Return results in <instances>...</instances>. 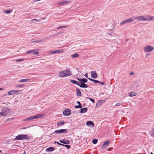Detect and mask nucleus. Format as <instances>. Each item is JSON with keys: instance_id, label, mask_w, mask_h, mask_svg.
<instances>
[{"instance_id": "40", "label": "nucleus", "mask_w": 154, "mask_h": 154, "mask_svg": "<svg viewBox=\"0 0 154 154\" xmlns=\"http://www.w3.org/2000/svg\"><path fill=\"white\" fill-rule=\"evenodd\" d=\"M49 53L54 54L56 53V51H50L49 52Z\"/></svg>"}, {"instance_id": "48", "label": "nucleus", "mask_w": 154, "mask_h": 154, "mask_svg": "<svg viewBox=\"0 0 154 154\" xmlns=\"http://www.w3.org/2000/svg\"><path fill=\"white\" fill-rule=\"evenodd\" d=\"M82 107V106L81 105V104L79 105L78 106V108H81Z\"/></svg>"}, {"instance_id": "17", "label": "nucleus", "mask_w": 154, "mask_h": 154, "mask_svg": "<svg viewBox=\"0 0 154 154\" xmlns=\"http://www.w3.org/2000/svg\"><path fill=\"white\" fill-rule=\"evenodd\" d=\"M87 109L88 108L87 107L81 109V111L80 112L82 113L85 112L87 111Z\"/></svg>"}, {"instance_id": "3", "label": "nucleus", "mask_w": 154, "mask_h": 154, "mask_svg": "<svg viewBox=\"0 0 154 154\" xmlns=\"http://www.w3.org/2000/svg\"><path fill=\"white\" fill-rule=\"evenodd\" d=\"M9 108L5 107L2 109V112H0V116L5 117L10 112Z\"/></svg>"}, {"instance_id": "62", "label": "nucleus", "mask_w": 154, "mask_h": 154, "mask_svg": "<svg viewBox=\"0 0 154 154\" xmlns=\"http://www.w3.org/2000/svg\"><path fill=\"white\" fill-rule=\"evenodd\" d=\"M150 154H153L152 153V152H151L150 153Z\"/></svg>"}, {"instance_id": "5", "label": "nucleus", "mask_w": 154, "mask_h": 154, "mask_svg": "<svg viewBox=\"0 0 154 154\" xmlns=\"http://www.w3.org/2000/svg\"><path fill=\"white\" fill-rule=\"evenodd\" d=\"M154 49V47L150 45H147L144 48V51L146 52H151Z\"/></svg>"}, {"instance_id": "27", "label": "nucleus", "mask_w": 154, "mask_h": 154, "mask_svg": "<svg viewBox=\"0 0 154 154\" xmlns=\"http://www.w3.org/2000/svg\"><path fill=\"white\" fill-rule=\"evenodd\" d=\"M56 53H62L64 52V51L62 49H60L55 51Z\"/></svg>"}, {"instance_id": "46", "label": "nucleus", "mask_w": 154, "mask_h": 154, "mask_svg": "<svg viewBox=\"0 0 154 154\" xmlns=\"http://www.w3.org/2000/svg\"><path fill=\"white\" fill-rule=\"evenodd\" d=\"M120 105H121V103H116V106H119Z\"/></svg>"}, {"instance_id": "15", "label": "nucleus", "mask_w": 154, "mask_h": 154, "mask_svg": "<svg viewBox=\"0 0 154 154\" xmlns=\"http://www.w3.org/2000/svg\"><path fill=\"white\" fill-rule=\"evenodd\" d=\"M30 80V79H21L20 80L18 81H17V82L18 83L24 82L29 81Z\"/></svg>"}, {"instance_id": "24", "label": "nucleus", "mask_w": 154, "mask_h": 154, "mask_svg": "<svg viewBox=\"0 0 154 154\" xmlns=\"http://www.w3.org/2000/svg\"><path fill=\"white\" fill-rule=\"evenodd\" d=\"M103 103V100H100L98 101L96 103V105L97 106H100Z\"/></svg>"}, {"instance_id": "50", "label": "nucleus", "mask_w": 154, "mask_h": 154, "mask_svg": "<svg viewBox=\"0 0 154 154\" xmlns=\"http://www.w3.org/2000/svg\"><path fill=\"white\" fill-rule=\"evenodd\" d=\"M88 79L90 81L93 82V79H91V78H88Z\"/></svg>"}, {"instance_id": "63", "label": "nucleus", "mask_w": 154, "mask_h": 154, "mask_svg": "<svg viewBox=\"0 0 154 154\" xmlns=\"http://www.w3.org/2000/svg\"><path fill=\"white\" fill-rule=\"evenodd\" d=\"M2 152L1 150H0V152Z\"/></svg>"}, {"instance_id": "41", "label": "nucleus", "mask_w": 154, "mask_h": 154, "mask_svg": "<svg viewBox=\"0 0 154 154\" xmlns=\"http://www.w3.org/2000/svg\"><path fill=\"white\" fill-rule=\"evenodd\" d=\"M63 146H65L66 147H67V149H69L70 148V146L69 145H63Z\"/></svg>"}, {"instance_id": "56", "label": "nucleus", "mask_w": 154, "mask_h": 154, "mask_svg": "<svg viewBox=\"0 0 154 154\" xmlns=\"http://www.w3.org/2000/svg\"><path fill=\"white\" fill-rule=\"evenodd\" d=\"M4 89V88H0V91L1 90H3Z\"/></svg>"}, {"instance_id": "38", "label": "nucleus", "mask_w": 154, "mask_h": 154, "mask_svg": "<svg viewBox=\"0 0 154 154\" xmlns=\"http://www.w3.org/2000/svg\"><path fill=\"white\" fill-rule=\"evenodd\" d=\"M87 98L89 99L91 101L93 102V103H94L95 101L92 98H89L88 97H87Z\"/></svg>"}, {"instance_id": "25", "label": "nucleus", "mask_w": 154, "mask_h": 154, "mask_svg": "<svg viewBox=\"0 0 154 154\" xmlns=\"http://www.w3.org/2000/svg\"><path fill=\"white\" fill-rule=\"evenodd\" d=\"M71 57L73 58H75L76 57H79V55L78 54L75 53L74 54H73L71 55Z\"/></svg>"}, {"instance_id": "59", "label": "nucleus", "mask_w": 154, "mask_h": 154, "mask_svg": "<svg viewBox=\"0 0 154 154\" xmlns=\"http://www.w3.org/2000/svg\"><path fill=\"white\" fill-rule=\"evenodd\" d=\"M22 154H26V152H24V153H23Z\"/></svg>"}, {"instance_id": "45", "label": "nucleus", "mask_w": 154, "mask_h": 154, "mask_svg": "<svg viewBox=\"0 0 154 154\" xmlns=\"http://www.w3.org/2000/svg\"><path fill=\"white\" fill-rule=\"evenodd\" d=\"M32 21H33V22H34V21H37V22H38V21H40V20H37L36 19H33L32 20Z\"/></svg>"}, {"instance_id": "10", "label": "nucleus", "mask_w": 154, "mask_h": 154, "mask_svg": "<svg viewBox=\"0 0 154 154\" xmlns=\"http://www.w3.org/2000/svg\"><path fill=\"white\" fill-rule=\"evenodd\" d=\"M78 85L81 88H88V85L82 82H79V83Z\"/></svg>"}, {"instance_id": "12", "label": "nucleus", "mask_w": 154, "mask_h": 154, "mask_svg": "<svg viewBox=\"0 0 154 154\" xmlns=\"http://www.w3.org/2000/svg\"><path fill=\"white\" fill-rule=\"evenodd\" d=\"M86 124L88 126H89L91 127H93L94 126V124L93 122L91 121H87Z\"/></svg>"}, {"instance_id": "26", "label": "nucleus", "mask_w": 154, "mask_h": 154, "mask_svg": "<svg viewBox=\"0 0 154 154\" xmlns=\"http://www.w3.org/2000/svg\"><path fill=\"white\" fill-rule=\"evenodd\" d=\"M136 93H135L134 92H130L129 93V95L130 97H133L136 96Z\"/></svg>"}, {"instance_id": "28", "label": "nucleus", "mask_w": 154, "mask_h": 154, "mask_svg": "<svg viewBox=\"0 0 154 154\" xmlns=\"http://www.w3.org/2000/svg\"><path fill=\"white\" fill-rule=\"evenodd\" d=\"M127 20L123 21L120 23V25H122L128 23Z\"/></svg>"}, {"instance_id": "21", "label": "nucleus", "mask_w": 154, "mask_h": 154, "mask_svg": "<svg viewBox=\"0 0 154 154\" xmlns=\"http://www.w3.org/2000/svg\"><path fill=\"white\" fill-rule=\"evenodd\" d=\"M136 20V17H133L127 20L128 22H133Z\"/></svg>"}, {"instance_id": "13", "label": "nucleus", "mask_w": 154, "mask_h": 154, "mask_svg": "<svg viewBox=\"0 0 154 154\" xmlns=\"http://www.w3.org/2000/svg\"><path fill=\"white\" fill-rule=\"evenodd\" d=\"M110 141L107 140L104 142L102 146V148L103 149L105 148L106 147L108 146L109 143Z\"/></svg>"}, {"instance_id": "11", "label": "nucleus", "mask_w": 154, "mask_h": 154, "mask_svg": "<svg viewBox=\"0 0 154 154\" xmlns=\"http://www.w3.org/2000/svg\"><path fill=\"white\" fill-rule=\"evenodd\" d=\"M91 76L93 79H96L97 77V74L96 72L92 71L91 72Z\"/></svg>"}, {"instance_id": "23", "label": "nucleus", "mask_w": 154, "mask_h": 154, "mask_svg": "<svg viewBox=\"0 0 154 154\" xmlns=\"http://www.w3.org/2000/svg\"><path fill=\"white\" fill-rule=\"evenodd\" d=\"M54 148L53 147H50L47 148L46 149V151H52L54 150Z\"/></svg>"}, {"instance_id": "53", "label": "nucleus", "mask_w": 154, "mask_h": 154, "mask_svg": "<svg viewBox=\"0 0 154 154\" xmlns=\"http://www.w3.org/2000/svg\"><path fill=\"white\" fill-rule=\"evenodd\" d=\"M75 107L77 108H78V106H75Z\"/></svg>"}, {"instance_id": "54", "label": "nucleus", "mask_w": 154, "mask_h": 154, "mask_svg": "<svg viewBox=\"0 0 154 154\" xmlns=\"http://www.w3.org/2000/svg\"><path fill=\"white\" fill-rule=\"evenodd\" d=\"M77 103H78L79 105L80 104V103L79 101H77Z\"/></svg>"}, {"instance_id": "9", "label": "nucleus", "mask_w": 154, "mask_h": 154, "mask_svg": "<svg viewBox=\"0 0 154 154\" xmlns=\"http://www.w3.org/2000/svg\"><path fill=\"white\" fill-rule=\"evenodd\" d=\"M67 131L66 129L58 130L55 131L54 133H57L58 134H62L63 133H66Z\"/></svg>"}, {"instance_id": "61", "label": "nucleus", "mask_w": 154, "mask_h": 154, "mask_svg": "<svg viewBox=\"0 0 154 154\" xmlns=\"http://www.w3.org/2000/svg\"><path fill=\"white\" fill-rule=\"evenodd\" d=\"M145 154V153H144V154L138 153V154Z\"/></svg>"}, {"instance_id": "51", "label": "nucleus", "mask_w": 154, "mask_h": 154, "mask_svg": "<svg viewBox=\"0 0 154 154\" xmlns=\"http://www.w3.org/2000/svg\"><path fill=\"white\" fill-rule=\"evenodd\" d=\"M12 120V119H7L6 120L7 121H11Z\"/></svg>"}, {"instance_id": "37", "label": "nucleus", "mask_w": 154, "mask_h": 154, "mask_svg": "<svg viewBox=\"0 0 154 154\" xmlns=\"http://www.w3.org/2000/svg\"><path fill=\"white\" fill-rule=\"evenodd\" d=\"M24 85H18L17 86V87H19V88H22L23 86H24Z\"/></svg>"}, {"instance_id": "57", "label": "nucleus", "mask_w": 154, "mask_h": 154, "mask_svg": "<svg viewBox=\"0 0 154 154\" xmlns=\"http://www.w3.org/2000/svg\"><path fill=\"white\" fill-rule=\"evenodd\" d=\"M42 24H44L45 23V22H42Z\"/></svg>"}, {"instance_id": "8", "label": "nucleus", "mask_w": 154, "mask_h": 154, "mask_svg": "<svg viewBox=\"0 0 154 154\" xmlns=\"http://www.w3.org/2000/svg\"><path fill=\"white\" fill-rule=\"evenodd\" d=\"M30 53H32V54L34 55H38L39 54V53L36 51L35 49L29 51L27 52L26 54H29Z\"/></svg>"}, {"instance_id": "52", "label": "nucleus", "mask_w": 154, "mask_h": 154, "mask_svg": "<svg viewBox=\"0 0 154 154\" xmlns=\"http://www.w3.org/2000/svg\"><path fill=\"white\" fill-rule=\"evenodd\" d=\"M85 75L86 78H88V74L87 73H85Z\"/></svg>"}, {"instance_id": "36", "label": "nucleus", "mask_w": 154, "mask_h": 154, "mask_svg": "<svg viewBox=\"0 0 154 154\" xmlns=\"http://www.w3.org/2000/svg\"><path fill=\"white\" fill-rule=\"evenodd\" d=\"M93 82H94L95 83H97L100 82V81L95 79H93Z\"/></svg>"}, {"instance_id": "33", "label": "nucleus", "mask_w": 154, "mask_h": 154, "mask_svg": "<svg viewBox=\"0 0 154 154\" xmlns=\"http://www.w3.org/2000/svg\"><path fill=\"white\" fill-rule=\"evenodd\" d=\"M151 135L154 138V129L151 131Z\"/></svg>"}, {"instance_id": "42", "label": "nucleus", "mask_w": 154, "mask_h": 154, "mask_svg": "<svg viewBox=\"0 0 154 154\" xmlns=\"http://www.w3.org/2000/svg\"><path fill=\"white\" fill-rule=\"evenodd\" d=\"M65 2H65V1H63V2H60V3H58V4L61 5H63V4H66Z\"/></svg>"}, {"instance_id": "35", "label": "nucleus", "mask_w": 154, "mask_h": 154, "mask_svg": "<svg viewBox=\"0 0 154 154\" xmlns=\"http://www.w3.org/2000/svg\"><path fill=\"white\" fill-rule=\"evenodd\" d=\"M23 60V59H18L16 60V62H21V61H22Z\"/></svg>"}, {"instance_id": "30", "label": "nucleus", "mask_w": 154, "mask_h": 154, "mask_svg": "<svg viewBox=\"0 0 154 154\" xmlns=\"http://www.w3.org/2000/svg\"><path fill=\"white\" fill-rule=\"evenodd\" d=\"M43 41H44V40H35V41H33L32 42V43H34V42L39 43V42H42Z\"/></svg>"}, {"instance_id": "55", "label": "nucleus", "mask_w": 154, "mask_h": 154, "mask_svg": "<svg viewBox=\"0 0 154 154\" xmlns=\"http://www.w3.org/2000/svg\"><path fill=\"white\" fill-rule=\"evenodd\" d=\"M130 75H133L134 74V73L133 72H131L130 73Z\"/></svg>"}, {"instance_id": "43", "label": "nucleus", "mask_w": 154, "mask_h": 154, "mask_svg": "<svg viewBox=\"0 0 154 154\" xmlns=\"http://www.w3.org/2000/svg\"><path fill=\"white\" fill-rule=\"evenodd\" d=\"M54 143H57L58 144H59V145H62V146H63V145H63V144H61V143H59V142H55H55H54Z\"/></svg>"}, {"instance_id": "14", "label": "nucleus", "mask_w": 154, "mask_h": 154, "mask_svg": "<svg viewBox=\"0 0 154 154\" xmlns=\"http://www.w3.org/2000/svg\"><path fill=\"white\" fill-rule=\"evenodd\" d=\"M59 141L60 143L64 144H69V140H66V139L60 140H59Z\"/></svg>"}, {"instance_id": "4", "label": "nucleus", "mask_w": 154, "mask_h": 154, "mask_svg": "<svg viewBox=\"0 0 154 154\" xmlns=\"http://www.w3.org/2000/svg\"><path fill=\"white\" fill-rule=\"evenodd\" d=\"M29 137L27 135L19 134L15 138V140H23V139H29Z\"/></svg>"}, {"instance_id": "18", "label": "nucleus", "mask_w": 154, "mask_h": 154, "mask_svg": "<svg viewBox=\"0 0 154 154\" xmlns=\"http://www.w3.org/2000/svg\"><path fill=\"white\" fill-rule=\"evenodd\" d=\"M8 94L10 95L16 94V91L15 90H11L8 92Z\"/></svg>"}, {"instance_id": "44", "label": "nucleus", "mask_w": 154, "mask_h": 154, "mask_svg": "<svg viewBox=\"0 0 154 154\" xmlns=\"http://www.w3.org/2000/svg\"><path fill=\"white\" fill-rule=\"evenodd\" d=\"M99 83L100 84L102 85H105V83L103 82H101L100 81V82Z\"/></svg>"}, {"instance_id": "39", "label": "nucleus", "mask_w": 154, "mask_h": 154, "mask_svg": "<svg viewBox=\"0 0 154 154\" xmlns=\"http://www.w3.org/2000/svg\"><path fill=\"white\" fill-rule=\"evenodd\" d=\"M15 91H16V92H18L19 94H21L22 91L21 90Z\"/></svg>"}, {"instance_id": "20", "label": "nucleus", "mask_w": 154, "mask_h": 154, "mask_svg": "<svg viewBox=\"0 0 154 154\" xmlns=\"http://www.w3.org/2000/svg\"><path fill=\"white\" fill-rule=\"evenodd\" d=\"M76 91L77 92V96H81L82 94L80 91L77 88H76Z\"/></svg>"}, {"instance_id": "22", "label": "nucleus", "mask_w": 154, "mask_h": 154, "mask_svg": "<svg viewBox=\"0 0 154 154\" xmlns=\"http://www.w3.org/2000/svg\"><path fill=\"white\" fill-rule=\"evenodd\" d=\"M70 81L72 83L74 84H75L78 85H79V82H77L75 80L70 79Z\"/></svg>"}, {"instance_id": "32", "label": "nucleus", "mask_w": 154, "mask_h": 154, "mask_svg": "<svg viewBox=\"0 0 154 154\" xmlns=\"http://www.w3.org/2000/svg\"><path fill=\"white\" fill-rule=\"evenodd\" d=\"M67 27V26H61L58 27L57 28V29H62V28H65Z\"/></svg>"}, {"instance_id": "6", "label": "nucleus", "mask_w": 154, "mask_h": 154, "mask_svg": "<svg viewBox=\"0 0 154 154\" xmlns=\"http://www.w3.org/2000/svg\"><path fill=\"white\" fill-rule=\"evenodd\" d=\"M71 110L68 109H66L63 112V115L66 116H69L71 114Z\"/></svg>"}, {"instance_id": "29", "label": "nucleus", "mask_w": 154, "mask_h": 154, "mask_svg": "<svg viewBox=\"0 0 154 154\" xmlns=\"http://www.w3.org/2000/svg\"><path fill=\"white\" fill-rule=\"evenodd\" d=\"M98 142V140L97 139H94L92 140V142L94 144H96Z\"/></svg>"}, {"instance_id": "64", "label": "nucleus", "mask_w": 154, "mask_h": 154, "mask_svg": "<svg viewBox=\"0 0 154 154\" xmlns=\"http://www.w3.org/2000/svg\"><path fill=\"white\" fill-rule=\"evenodd\" d=\"M5 154H7V153H5Z\"/></svg>"}, {"instance_id": "7", "label": "nucleus", "mask_w": 154, "mask_h": 154, "mask_svg": "<svg viewBox=\"0 0 154 154\" xmlns=\"http://www.w3.org/2000/svg\"><path fill=\"white\" fill-rule=\"evenodd\" d=\"M136 20L139 21H146L147 19L144 16L142 15L136 17Z\"/></svg>"}, {"instance_id": "34", "label": "nucleus", "mask_w": 154, "mask_h": 154, "mask_svg": "<svg viewBox=\"0 0 154 154\" xmlns=\"http://www.w3.org/2000/svg\"><path fill=\"white\" fill-rule=\"evenodd\" d=\"M88 81V80L87 79H82V82L85 83H86Z\"/></svg>"}, {"instance_id": "31", "label": "nucleus", "mask_w": 154, "mask_h": 154, "mask_svg": "<svg viewBox=\"0 0 154 154\" xmlns=\"http://www.w3.org/2000/svg\"><path fill=\"white\" fill-rule=\"evenodd\" d=\"M11 12L10 10H5L4 11V12L5 14H8Z\"/></svg>"}, {"instance_id": "58", "label": "nucleus", "mask_w": 154, "mask_h": 154, "mask_svg": "<svg viewBox=\"0 0 154 154\" xmlns=\"http://www.w3.org/2000/svg\"><path fill=\"white\" fill-rule=\"evenodd\" d=\"M150 55V54H147L146 55V57H147V56L148 55Z\"/></svg>"}, {"instance_id": "49", "label": "nucleus", "mask_w": 154, "mask_h": 154, "mask_svg": "<svg viewBox=\"0 0 154 154\" xmlns=\"http://www.w3.org/2000/svg\"><path fill=\"white\" fill-rule=\"evenodd\" d=\"M65 3H69L70 2L69 1H65Z\"/></svg>"}, {"instance_id": "2", "label": "nucleus", "mask_w": 154, "mask_h": 154, "mask_svg": "<svg viewBox=\"0 0 154 154\" xmlns=\"http://www.w3.org/2000/svg\"><path fill=\"white\" fill-rule=\"evenodd\" d=\"M71 74V72L67 69L63 71H60L58 73L59 76L62 78L70 76Z\"/></svg>"}, {"instance_id": "16", "label": "nucleus", "mask_w": 154, "mask_h": 154, "mask_svg": "<svg viewBox=\"0 0 154 154\" xmlns=\"http://www.w3.org/2000/svg\"><path fill=\"white\" fill-rule=\"evenodd\" d=\"M146 19V21L154 20V17L150 16H147Z\"/></svg>"}, {"instance_id": "47", "label": "nucleus", "mask_w": 154, "mask_h": 154, "mask_svg": "<svg viewBox=\"0 0 154 154\" xmlns=\"http://www.w3.org/2000/svg\"><path fill=\"white\" fill-rule=\"evenodd\" d=\"M77 80L80 81L82 82V79H78L77 78Z\"/></svg>"}, {"instance_id": "19", "label": "nucleus", "mask_w": 154, "mask_h": 154, "mask_svg": "<svg viewBox=\"0 0 154 154\" xmlns=\"http://www.w3.org/2000/svg\"><path fill=\"white\" fill-rule=\"evenodd\" d=\"M65 122L63 121H61L58 122L57 123V126H60L64 124Z\"/></svg>"}, {"instance_id": "1", "label": "nucleus", "mask_w": 154, "mask_h": 154, "mask_svg": "<svg viewBox=\"0 0 154 154\" xmlns=\"http://www.w3.org/2000/svg\"><path fill=\"white\" fill-rule=\"evenodd\" d=\"M45 114L44 113L42 114H38L34 116H31L28 117L26 118L23 119V121H30L32 120H33L35 119H37L42 118L44 116Z\"/></svg>"}, {"instance_id": "60", "label": "nucleus", "mask_w": 154, "mask_h": 154, "mask_svg": "<svg viewBox=\"0 0 154 154\" xmlns=\"http://www.w3.org/2000/svg\"><path fill=\"white\" fill-rule=\"evenodd\" d=\"M108 34L109 35H111V34L110 33H109Z\"/></svg>"}]
</instances>
